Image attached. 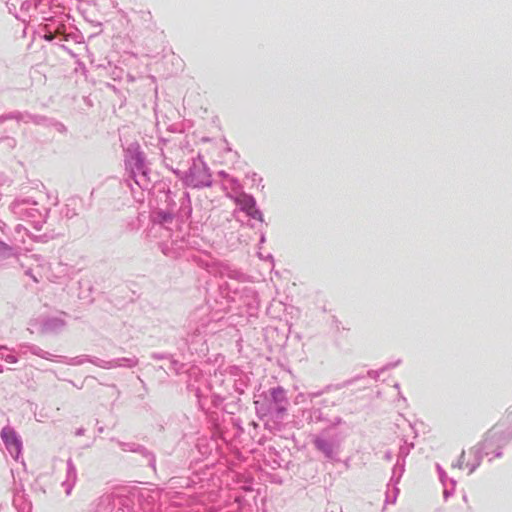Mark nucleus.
Masks as SVG:
<instances>
[{
  "mask_svg": "<svg viewBox=\"0 0 512 512\" xmlns=\"http://www.w3.org/2000/svg\"><path fill=\"white\" fill-rule=\"evenodd\" d=\"M1 437L7 445H13L16 449L19 448V441L13 431L4 429L1 432Z\"/></svg>",
  "mask_w": 512,
  "mask_h": 512,
  "instance_id": "1",
  "label": "nucleus"
}]
</instances>
